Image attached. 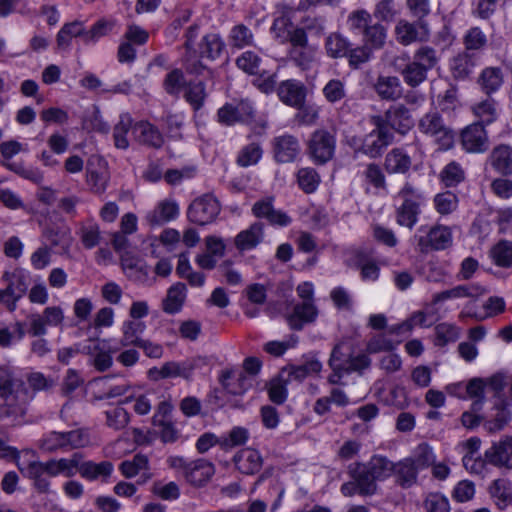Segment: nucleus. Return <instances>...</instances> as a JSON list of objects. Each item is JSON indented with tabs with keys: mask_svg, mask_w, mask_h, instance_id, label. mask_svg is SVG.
I'll use <instances>...</instances> for the list:
<instances>
[{
	"mask_svg": "<svg viewBox=\"0 0 512 512\" xmlns=\"http://www.w3.org/2000/svg\"><path fill=\"white\" fill-rule=\"evenodd\" d=\"M411 165V157L401 148L392 149L385 157L384 168L389 174H406Z\"/></svg>",
	"mask_w": 512,
	"mask_h": 512,
	"instance_id": "obj_31",
	"label": "nucleus"
},
{
	"mask_svg": "<svg viewBox=\"0 0 512 512\" xmlns=\"http://www.w3.org/2000/svg\"><path fill=\"white\" fill-rule=\"evenodd\" d=\"M2 280L6 282V292L13 298L9 306V312H14L17 309L19 300L26 294L28 289V277L21 269L14 271H5L2 275Z\"/></svg>",
	"mask_w": 512,
	"mask_h": 512,
	"instance_id": "obj_11",
	"label": "nucleus"
},
{
	"mask_svg": "<svg viewBox=\"0 0 512 512\" xmlns=\"http://www.w3.org/2000/svg\"><path fill=\"white\" fill-rule=\"evenodd\" d=\"M317 316V309L311 301L302 302L294 307L293 314L289 318L290 325L294 329H301L303 323L312 322Z\"/></svg>",
	"mask_w": 512,
	"mask_h": 512,
	"instance_id": "obj_40",
	"label": "nucleus"
},
{
	"mask_svg": "<svg viewBox=\"0 0 512 512\" xmlns=\"http://www.w3.org/2000/svg\"><path fill=\"white\" fill-rule=\"evenodd\" d=\"M114 470V466L110 461H102L100 463H95L90 460H84V457L81 460L80 465V476L89 481H95L98 478H102L103 481H106L109 478Z\"/></svg>",
	"mask_w": 512,
	"mask_h": 512,
	"instance_id": "obj_30",
	"label": "nucleus"
},
{
	"mask_svg": "<svg viewBox=\"0 0 512 512\" xmlns=\"http://www.w3.org/2000/svg\"><path fill=\"white\" fill-rule=\"evenodd\" d=\"M74 37H82L84 39V23L79 20L65 23L56 36L57 48L67 50L71 45Z\"/></svg>",
	"mask_w": 512,
	"mask_h": 512,
	"instance_id": "obj_34",
	"label": "nucleus"
},
{
	"mask_svg": "<svg viewBox=\"0 0 512 512\" xmlns=\"http://www.w3.org/2000/svg\"><path fill=\"white\" fill-rule=\"evenodd\" d=\"M289 379L286 375L281 371L278 378L271 381L268 394L270 400L275 404H282L287 399V384L289 383Z\"/></svg>",
	"mask_w": 512,
	"mask_h": 512,
	"instance_id": "obj_56",
	"label": "nucleus"
},
{
	"mask_svg": "<svg viewBox=\"0 0 512 512\" xmlns=\"http://www.w3.org/2000/svg\"><path fill=\"white\" fill-rule=\"evenodd\" d=\"M263 238L264 225L257 221L239 232L234 238V244L240 252H243L256 248L263 241Z\"/></svg>",
	"mask_w": 512,
	"mask_h": 512,
	"instance_id": "obj_23",
	"label": "nucleus"
},
{
	"mask_svg": "<svg viewBox=\"0 0 512 512\" xmlns=\"http://www.w3.org/2000/svg\"><path fill=\"white\" fill-rule=\"evenodd\" d=\"M276 92L282 103L290 107L300 108L304 105L307 89L301 81L288 79L279 83Z\"/></svg>",
	"mask_w": 512,
	"mask_h": 512,
	"instance_id": "obj_14",
	"label": "nucleus"
},
{
	"mask_svg": "<svg viewBox=\"0 0 512 512\" xmlns=\"http://www.w3.org/2000/svg\"><path fill=\"white\" fill-rule=\"evenodd\" d=\"M488 464L497 467L512 468V439H505L494 443L485 451Z\"/></svg>",
	"mask_w": 512,
	"mask_h": 512,
	"instance_id": "obj_24",
	"label": "nucleus"
},
{
	"mask_svg": "<svg viewBox=\"0 0 512 512\" xmlns=\"http://www.w3.org/2000/svg\"><path fill=\"white\" fill-rule=\"evenodd\" d=\"M418 250L421 253L440 251L452 245L453 237L451 229L444 225L431 227L425 235H415Z\"/></svg>",
	"mask_w": 512,
	"mask_h": 512,
	"instance_id": "obj_5",
	"label": "nucleus"
},
{
	"mask_svg": "<svg viewBox=\"0 0 512 512\" xmlns=\"http://www.w3.org/2000/svg\"><path fill=\"white\" fill-rule=\"evenodd\" d=\"M194 370V365L190 361L175 362L170 361L164 363V376L167 378L182 377L189 379Z\"/></svg>",
	"mask_w": 512,
	"mask_h": 512,
	"instance_id": "obj_60",
	"label": "nucleus"
},
{
	"mask_svg": "<svg viewBox=\"0 0 512 512\" xmlns=\"http://www.w3.org/2000/svg\"><path fill=\"white\" fill-rule=\"evenodd\" d=\"M132 118L129 114H121L119 121L113 128V141L117 149L127 150L129 148L128 133L132 130Z\"/></svg>",
	"mask_w": 512,
	"mask_h": 512,
	"instance_id": "obj_41",
	"label": "nucleus"
},
{
	"mask_svg": "<svg viewBox=\"0 0 512 512\" xmlns=\"http://www.w3.org/2000/svg\"><path fill=\"white\" fill-rule=\"evenodd\" d=\"M109 178L107 161L99 155L90 156L86 164V182L90 190L95 194L104 193Z\"/></svg>",
	"mask_w": 512,
	"mask_h": 512,
	"instance_id": "obj_7",
	"label": "nucleus"
},
{
	"mask_svg": "<svg viewBox=\"0 0 512 512\" xmlns=\"http://www.w3.org/2000/svg\"><path fill=\"white\" fill-rule=\"evenodd\" d=\"M322 369V363L317 359L307 360L301 365H289L285 367L282 372L287 375L286 377L291 381L292 379L302 381L307 376L318 374Z\"/></svg>",
	"mask_w": 512,
	"mask_h": 512,
	"instance_id": "obj_36",
	"label": "nucleus"
},
{
	"mask_svg": "<svg viewBox=\"0 0 512 512\" xmlns=\"http://www.w3.org/2000/svg\"><path fill=\"white\" fill-rule=\"evenodd\" d=\"M39 448L48 453H53L58 450L67 451L64 432H49L39 441Z\"/></svg>",
	"mask_w": 512,
	"mask_h": 512,
	"instance_id": "obj_54",
	"label": "nucleus"
},
{
	"mask_svg": "<svg viewBox=\"0 0 512 512\" xmlns=\"http://www.w3.org/2000/svg\"><path fill=\"white\" fill-rule=\"evenodd\" d=\"M214 472L215 469L212 463L204 459H198L189 462V467L187 468L184 478L189 484L195 487H201L210 480Z\"/></svg>",
	"mask_w": 512,
	"mask_h": 512,
	"instance_id": "obj_25",
	"label": "nucleus"
},
{
	"mask_svg": "<svg viewBox=\"0 0 512 512\" xmlns=\"http://www.w3.org/2000/svg\"><path fill=\"white\" fill-rule=\"evenodd\" d=\"M395 68L403 77L405 84L411 88L418 87L427 79L428 72L414 61H410L403 66L395 64Z\"/></svg>",
	"mask_w": 512,
	"mask_h": 512,
	"instance_id": "obj_35",
	"label": "nucleus"
},
{
	"mask_svg": "<svg viewBox=\"0 0 512 512\" xmlns=\"http://www.w3.org/2000/svg\"><path fill=\"white\" fill-rule=\"evenodd\" d=\"M491 256L497 266L509 268L512 266V242L500 241L491 250Z\"/></svg>",
	"mask_w": 512,
	"mask_h": 512,
	"instance_id": "obj_55",
	"label": "nucleus"
},
{
	"mask_svg": "<svg viewBox=\"0 0 512 512\" xmlns=\"http://www.w3.org/2000/svg\"><path fill=\"white\" fill-rule=\"evenodd\" d=\"M122 265L126 275L131 280L141 284L151 282L149 277L150 269L145 263L141 261L133 262L132 260H125Z\"/></svg>",
	"mask_w": 512,
	"mask_h": 512,
	"instance_id": "obj_47",
	"label": "nucleus"
},
{
	"mask_svg": "<svg viewBox=\"0 0 512 512\" xmlns=\"http://www.w3.org/2000/svg\"><path fill=\"white\" fill-rule=\"evenodd\" d=\"M323 95L329 103L341 101L346 96L344 82L339 79L329 80L323 88Z\"/></svg>",
	"mask_w": 512,
	"mask_h": 512,
	"instance_id": "obj_64",
	"label": "nucleus"
},
{
	"mask_svg": "<svg viewBox=\"0 0 512 512\" xmlns=\"http://www.w3.org/2000/svg\"><path fill=\"white\" fill-rule=\"evenodd\" d=\"M429 27L426 21L409 22L401 19L395 26L396 40L408 46L414 42L426 41L429 38Z\"/></svg>",
	"mask_w": 512,
	"mask_h": 512,
	"instance_id": "obj_9",
	"label": "nucleus"
},
{
	"mask_svg": "<svg viewBox=\"0 0 512 512\" xmlns=\"http://www.w3.org/2000/svg\"><path fill=\"white\" fill-rule=\"evenodd\" d=\"M119 470L126 478H133L139 473L143 472V476L150 478L149 460L146 455L136 454L132 459L125 460L119 465Z\"/></svg>",
	"mask_w": 512,
	"mask_h": 512,
	"instance_id": "obj_38",
	"label": "nucleus"
},
{
	"mask_svg": "<svg viewBox=\"0 0 512 512\" xmlns=\"http://www.w3.org/2000/svg\"><path fill=\"white\" fill-rule=\"evenodd\" d=\"M419 213V201L406 200V203H402L397 209V223L412 229L418 220Z\"/></svg>",
	"mask_w": 512,
	"mask_h": 512,
	"instance_id": "obj_45",
	"label": "nucleus"
},
{
	"mask_svg": "<svg viewBox=\"0 0 512 512\" xmlns=\"http://www.w3.org/2000/svg\"><path fill=\"white\" fill-rule=\"evenodd\" d=\"M17 467L22 475L33 482V487L42 494L50 492V481L48 475V463L40 461H30L24 465L21 461H17Z\"/></svg>",
	"mask_w": 512,
	"mask_h": 512,
	"instance_id": "obj_12",
	"label": "nucleus"
},
{
	"mask_svg": "<svg viewBox=\"0 0 512 512\" xmlns=\"http://www.w3.org/2000/svg\"><path fill=\"white\" fill-rule=\"evenodd\" d=\"M254 107L249 100H241L235 104L227 103L217 112L218 121L226 126L246 123L254 117Z\"/></svg>",
	"mask_w": 512,
	"mask_h": 512,
	"instance_id": "obj_8",
	"label": "nucleus"
},
{
	"mask_svg": "<svg viewBox=\"0 0 512 512\" xmlns=\"http://www.w3.org/2000/svg\"><path fill=\"white\" fill-rule=\"evenodd\" d=\"M397 14L395 0H380L373 11L374 17L383 22H392Z\"/></svg>",
	"mask_w": 512,
	"mask_h": 512,
	"instance_id": "obj_63",
	"label": "nucleus"
},
{
	"mask_svg": "<svg viewBox=\"0 0 512 512\" xmlns=\"http://www.w3.org/2000/svg\"><path fill=\"white\" fill-rule=\"evenodd\" d=\"M262 457L257 450L246 448L234 456L236 468L243 474L253 475L262 467Z\"/></svg>",
	"mask_w": 512,
	"mask_h": 512,
	"instance_id": "obj_27",
	"label": "nucleus"
},
{
	"mask_svg": "<svg viewBox=\"0 0 512 512\" xmlns=\"http://www.w3.org/2000/svg\"><path fill=\"white\" fill-rule=\"evenodd\" d=\"M185 86L184 73L178 68L170 71L163 81V88L166 93L174 97H178Z\"/></svg>",
	"mask_w": 512,
	"mask_h": 512,
	"instance_id": "obj_52",
	"label": "nucleus"
},
{
	"mask_svg": "<svg viewBox=\"0 0 512 512\" xmlns=\"http://www.w3.org/2000/svg\"><path fill=\"white\" fill-rule=\"evenodd\" d=\"M434 204L438 213L447 215L456 210L458 198L454 193L447 191L437 194L434 198Z\"/></svg>",
	"mask_w": 512,
	"mask_h": 512,
	"instance_id": "obj_62",
	"label": "nucleus"
},
{
	"mask_svg": "<svg viewBox=\"0 0 512 512\" xmlns=\"http://www.w3.org/2000/svg\"><path fill=\"white\" fill-rule=\"evenodd\" d=\"M441 180L446 187H454L464 180V171L456 162H450L442 170Z\"/></svg>",
	"mask_w": 512,
	"mask_h": 512,
	"instance_id": "obj_61",
	"label": "nucleus"
},
{
	"mask_svg": "<svg viewBox=\"0 0 512 512\" xmlns=\"http://www.w3.org/2000/svg\"><path fill=\"white\" fill-rule=\"evenodd\" d=\"M229 41L232 47L242 49L253 45L254 35L246 25L238 24L230 30Z\"/></svg>",
	"mask_w": 512,
	"mask_h": 512,
	"instance_id": "obj_50",
	"label": "nucleus"
},
{
	"mask_svg": "<svg viewBox=\"0 0 512 512\" xmlns=\"http://www.w3.org/2000/svg\"><path fill=\"white\" fill-rule=\"evenodd\" d=\"M186 285L178 282L172 285L165 300L163 301V310L169 314H174L180 311L186 298Z\"/></svg>",
	"mask_w": 512,
	"mask_h": 512,
	"instance_id": "obj_39",
	"label": "nucleus"
},
{
	"mask_svg": "<svg viewBox=\"0 0 512 512\" xmlns=\"http://www.w3.org/2000/svg\"><path fill=\"white\" fill-rule=\"evenodd\" d=\"M393 470V463L382 456H373L367 463L355 462L348 466L351 481L341 486L345 496L373 495L377 490L376 482L389 477Z\"/></svg>",
	"mask_w": 512,
	"mask_h": 512,
	"instance_id": "obj_1",
	"label": "nucleus"
},
{
	"mask_svg": "<svg viewBox=\"0 0 512 512\" xmlns=\"http://www.w3.org/2000/svg\"><path fill=\"white\" fill-rule=\"evenodd\" d=\"M460 336V330L457 326L450 323H440L435 327L434 344L443 347L449 343L457 341Z\"/></svg>",
	"mask_w": 512,
	"mask_h": 512,
	"instance_id": "obj_51",
	"label": "nucleus"
},
{
	"mask_svg": "<svg viewBox=\"0 0 512 512\" xmlns=\"http://www.w3.org/2000/svg\"><path fill=\"white\" fill-rule=\"evenodd\" d=\"M485 288L478 284L458 285L451 289L436 293L433 296V304H438L446 300L459 298H473L483 295Z\"/></svg>",
	"mask_w": 512,
	"mask_h": 512,
	"instance_id": "obj_26",
	"label": "nucleus"
},
{
	"mask_svg": "<svg viewBox=\"0 0 512 512\" xmlns=\"http://www.w3.org/2000/svg\"><path fill=\"white\" fill-rule=\"evenodd\" d=\"M462 43L465 51L480 56L481 52L487 47L488 37L482 28L472 26L464 33Z\"/></svg>",
	"mask_w": 512,
	"mask_h": 512,
	"instance_id": "obj_32",
	"label": "nucleus"
},
{
	"mask_svg": "<svg viewBox=\"0 0 512 512\" xmlns=\"http://www.w3.org/2000/svg\"><path fill=\"white\" fill-rule=\"evenodd\" d=\"M112 353L105 341H98L91 352L94 368L99 372L108 370L113 364Z\"/></svg>",
	"mask_w": 512,
	"mask_h": 512,
	"instance_id": "obj_44",
	"label": "nucleus"
},
{
	"mask_svg": "<svg viewBox=\"0 0 512 512\" xmlns=\"http://www.w3.org/2000/svg\"><path fill=\"white\" fill-rule=\"evenodd\" d=\"M225 47L221 37L217 34L206 35L200 46V54L211 60L217 59Z\"/></svg>",
	"mask_w": 512,
	"mask_h": 512,
	"instance_id": "obj_49",
	"label": "nucleus"
},
{
	"mask_svg": "<svg viewBox=\"0 0 512 512\" xmlns=\"http://www.w3.org/2000/svg\"><path fill=\"white\" fill-rule=\"evenodd\" d=\"M490 495L499 509L512 505V483L506 479H496L489 488Z\"/></svg>",
	"mask_w": 512,
	"mask_h": 512,
	"instance_id": "obj_33",
	"label": "nucleus"
},
{
	"mask_svg": "<svg viewBox=\"0 0 512 512\" xmlns=\"http://www.w3.org/2000/svg\"><path fill=\"white\" fill-rule=\"evenodd\" d=\"M480 56L469 51H462L452 58L450 69L455 79L465 80L478 66Z\"/></svg>",
	"mask_w": 512,
	"mask_h": 512,
	"instance_id": "obj_19",
	"label": "nucleus"
},
{
	"mask_svg": "<svg viewBox=\"0 0 512 512\" xmlns=\"http://www.w3.org/2000/svg\"><path fill=\"white\" fill-rule=\"evenodd\" d=\"M381 118L383 124L386 125L388 129L390 127L402 135L406 134L414 126L413 118L408 108L403 104L391 106L385 112L384 117Z\"/></svg>",
	"mask_w": 512,
	"mask_h": 512,
	"instance_id": "obj_16",
	"label": "nucleus"
},
{
	"mask_svg": "<svg viewBox=\"0 0 512 512\" xmlns=\"http://www.w3.org/2000/svg\"><path fill=\"white\" fill-rule=\"evenodd\" d=\"M489 162L498 173L512 175V146L500 144L494 147L489 155Z\"/></svg>",
	"mask_w": 512,
	"mask_h": 512,
	"instance_id": "obj_28",
	"label": "nucleus"
},
{
	"mask_svg": "<svg viewBox=\"0 0 512 512\" xmlns=\"http://www.w3.org/2000/svg\"><path fill=\"white\" fill-rule=\"evenodd\" d=\"M412 61L417 63L426 72H428L429 70L433 69L438 63L437 52L434 48L430 46H421L415 51Z\"/></svg>",
	"mask_w": 512,
	"mask_h": 512,
	"instance_id": "obj_58",
	"label": "nucleus"
},
{
	"mask_svg": "<svg viewBox=\"0 0 512 512\" xmlns=\"http://www.w3.org/2000/svg\"><path fill=\"white\" fill-rule=\"evenodd\" d=\"M504 79L501 67L487 66L479 73L476 83L486 96H491L502 88Z\"/></svg>",
	"mask_w": 512,
	"mask_h": 512,
	"instance_id": "obj_18",
	"label": "nucleus"
},
{
	"mask_svg": "<svg viewBox=\"0 0 512 512\" xmlns=\"http://www.w3.org/2000/svg\"><path fill=\"white\" fill-rule=\"evenodd\" d=\"M325 48L332 58L346 56L349 51V42L340 34L333 33L326 39Z\"/></svg>",
	"mask_w": 512,
	"mask_h": 512,
	"instance_id": "obj_57",
	"label": "nucleus"
},
{
	"mask_svg": "<svg viewBox=\"0 0 512 512\" xmlns=\"http://www.w3.org/2000/svg\"><path fill=\"white\" fill-rule=\"evenodd\" d=\"M373 123L376 128L365 136L361 150L370 158H377L392 143L393 135L386 125L383 124L380 116L375 117Z\"/></svg>",
	"mask_w": 512,
	"mask_h": 512,
	"instance_id": "obj_4",
	"label": "nucleus"
},
{
	"mask_svg": "<svg viewBox=\"0 0 512 512\" xmlns=\"http://www.w3.org/2000/svg\"><path fill=\"white\" fill-rule=\"evenodd\" d=\"M43 236L51 247L59 248L61 253H68L72 245V236L67 229L47 228Z\"/></svg>",
	"mask_w": 512,
	"mask_h": 512,
	"instance_id": "obj_42",
	"label": "nucleus"
},
{
	"mask_svg": "<svg viewBox=\"0 0 512 512\" xmlns=\"http://www.w3.org/2000/svg\"><path fill=\"white\" fill-rule=\"evenodd\" d=\"M132 134L136 142L150 148L159 149L164 144L161 131L148 121L136 122L132 127Z\"/></svg>",
	"mask_w": 512,
	"mask_h": 512,
	"instance_id": "obj_17",
	"label": "nucleus"
},
{
	"mask_svg": "<svg viewBox=\"0 0 512 512\" xmlns=\"http://www.w3.org/2000/svg\"><path fill=\"white\" fill-rule=\"evenodd\" d=\"M178 215V204L172 199H164L146 214V220L151 226H159L176 219Z\"/></svg>",
	"mask_w": 512,
	"mask_h": 512,
	"instance_id": "obj_22",
	"label": "nucleus"
},
{
	"mask_svg": "<svg viewBox=\"0 0 512 512\" xmlns=\"http://www.w3.org/2000/svg\"><path fill=\"white\" fill-rule=\"evenodd\" d=\"M509 402L505 398H498L493 406L494 413L486 421L485 426L489 432L502 430L511 420L512 413Z\"/></svg>",
	"mask_w": 512,
	"mask_h": 512,
	"instance_id": "obj_29",
	"label": "nucleus"
},
{
	"mask_svg": "<svg viewBox=\"0 0 512 512\" xmlns=\"http://www.w3.org/2000/svg\"><path fill=\"white\" fill-rule=\"evenodd\" d=\"M473 114L476 118H478V122L484 125H489L493 123L498 116L496 102L491 96H487L485 100L476 103L472 107Z\"/></svg>",
	"mask_w": 512,
	"mask_h": 512,
	"instance_id": "obj_43",
	"label": "nucleus"
},
{
	"mask_svg": "<svg viewBox=\"0 0 512 512\" xmlns=\"http://www.w3.org/2000/svg\"><path fill=\"white\" fill-rule=\"evenodd\" d=\"M274 159L278 163H292L301 152L300 142L291 134H283L272 141Z\"/></svg>",
	"mask_w": 512,
	"mask_h": 512,
	"instance_id": "obj_10",
	"label": "nucleus"
},
{
	"mask_svg": "<svg viewBox=\"0 0 512 512\" xmlns=\"http://www.w3.org/2000/svg\"><path fill=\"white\" fill-rule=\"evenodd\" d=\"M297 182L305 193H313L320 184V176L313 168H301L297 172Z\"/></svg>",
	"mask_w": 512,
	"mask_h": 512,
	"instance_id": "obj_53",
	"label": "nucleus"
},
{
	"mask_svg": "<svg viewBox=\"0 0 512 512\" xmlns=\"http://www.w3.org/2000/svg\"><path fill=\"white\" fill-rule=\"evenodd\" d=\"M418 467L412 459H405L398 464H393L392 472L395 473L396 481L404 488L411 487L417 480Z\"/></svg>",
	"mask_w": 512,
	"mask_h": 512,
	"instance_id": "obj_37",
	"label": "nucleus"
},
{
	"mask_svg": "<svg viewBox=\"0 0 512 512\" xmlns=\"http://www.w3.org/2000/svg\"><path fill=\"white\" fill-rule=\"evenodd\" d=\"M335 136L324 129L316 130L308 145L311 158L315 163L324 164L332 159L335 152Z\"/></svg>",
	"mask_w": 512,
	"mask_h": 512,
	"instance_id": "obj_6",
	"label": "nucleus"
},
{
	"mask_svg": "<svg viewBox=\"0 0 512 512\" xmlns=\"http://www.w3.org/2000/svg\"><path fill=\"white\" fill-rule=\"evenodd\" d=\"M263 154L260 143L252 142L242 147L237 156V164L240 167H249L259 162Z\"/></svg>",
	"mask_w": 512,
	"mask_h": 512,
	"instance_id": "obj_48",
	"label": "nucleus"
},
{
	"mask_svg": "<svg viewBox=\"0 0 512 512\" xmlns=\"http://www.w3.org/2000/svg\"><path fill=\"white\" fill-rule=\"evenodd\" d=\"M83 454L73 453L69 458L51 459L48 463V476L56 477L60 474L71 478L80 472Z\"/></svg>",
	"mask_w": 512,
	"mask_h": 512,
	"instance_id": "obj_20",
	"label": "nucleus"
},
{
	"mask_svg": "<svg viewBox=\"0 0 512 512\" xmlns=\"http://www.w3.org/2000/svg\"><path fill=\"white\" fill-rule=\"evenodd\" d=\"M418 129L421 133L434 138L441 149L448 150L453 146L454 132L436 110L430 111L420 118Z\"/></svg>",
	"mask_w": 512,
	"mask_h": 512,
	"instance_id": "obj_2",
	"label": "nucleus"
},
{
	"mask_svg": "<svg viewBox=\"0 0 512 512\" xmlns=\"http://www.w3.org/2000/svg\"><path fill=\"white\" fill-rule=\"evenodd\" d=\"M146 325L139 320L126 321L123 324L122 346H137L143 339L140 335L144 332Z\"/></svg>",
	"mask_w": 512,
	"mask_h": 512,
	"instance_id": "obj_46",
	"label": "nucleus"
},
{
	"mask_svg": "<svg viewBox=\"0 0 512 512\" xmlns=\"http://www.w3.org/2000/svg\"><path fill=\"white\" fill-rule=\"evenodd\" d=\"M220 210L218 200L211 194H204L190 204L187 216L195 224L207 225L217 218Z\"/></svg>",
	"mask_w": 512,
	"mask_h": 512,
	"instance_id": "obj_3",
	"label": "nucleus"
},
{
	"mask_svg": "<svg viewBox=\"0 0 512 512\" xmlns=\"http://www.w3.org/2000/svg\"><path fill=\"white\" fill-rule=\"evenodd\" d=\"M461 144L469 153H483L488 149V135L484 126L473 123L461 133Z\"/></svg>",
	"mask_w": 512,
	"mask_h": 512,
	"instance_id": "obj_15",
	"label": "nucleus"
},
{
	"mask_svg": "<svg viewBox=\"0 0 512 512\" xmlns=\"http://www.w3.org/2000/svg\"><path fill=\"white\" fill-rule=\"evenodd\" d=\"M261 62V58L253 51H245L236 59L237 67L250 75L260 73Z\"/></svg>",
	"mask_w": 512,
	"mask_h": 512,
	"instance_id": "obj_59",
	"label": "nucleus"
},
{
	"mask_svg": "<svg viewBox=\"0 0 512 512\" xmlns=\"http://www.w3.org/2000/svg\"><path fill=\"white\" fill-rule=\"evenodd\" d=\"M252 213L256 218L266 219L273 226L286 227L292 221L285 212L274 207L272 197L256 201L252 206Z\"/></svg>",
	"mask_w": 512,
	"mask_h": 512,
	"instance_id": "obj_13",
	"label": "nucleus"
},
{
	"mask_svg": "<svg viewBox=\"0 0 512 512\" xmlns=\"http://www.w3.org/2000/svg\"><path fill=\"white\" fill-rule=\"evenodd\" d=\"M373 87L381 100L396 101L403 94V87L397 76L379 75Z\"/></svg>",
	"mask_w": 512,
	"mask_h": 512,
	"instance_id": "obj_21",
	"label": "nucleus"
}]
</instances>
